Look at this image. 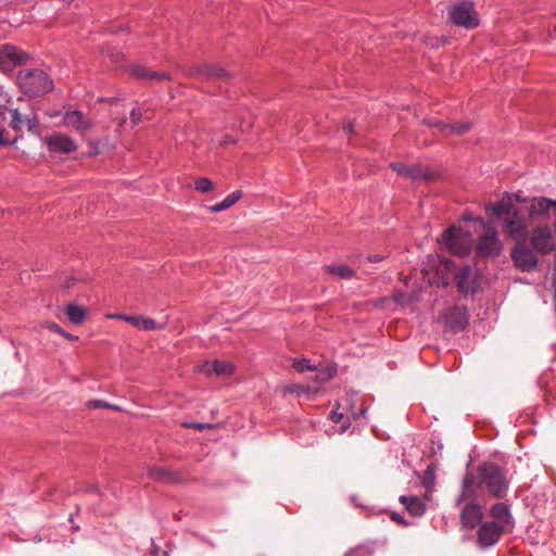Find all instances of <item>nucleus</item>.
<instances>
[{"instance_id": "nucleus-1", "label": "nucleus", "mask_w": 556, "mask_h": 556, "mask_svg": "<svg viewBox=\"0 0 556 556\" xmlns=\"http://www.w3.org/2000/svg\"><path fill=\"white\" fill-rule=\"evenodd\" d=\"M479 494L472 472H467L462 481L459 494L456 496L455 505L460 507L459 523L465 530H472L482 522V506L477 503Z\"/></svg>"}, {"instance_id": "nucleus-2", "label": "nucleus", "mask_w": 556, "mask_h": 556, "mask_svg": "<svg viewBox=\"0 0 556 556\" xmlns=\"http://www.w3.org/2000/svg\"><path fill=\"white\" fill-rule=\"evenodd\" d=\"M493 217L500 219L503 225V231L507 237H510L517 241H523L529 233L528 217L510 201L500 200L486 207Z\"/></svg>"}, {"instance_id": "nucleus-3", "label": "nucleus", "mask_w": 556, "mask_h": 556, "mask_svg": "<svg viewBox=\"0 0 556 556\" xmlns=\"http://www.w3.org/2000/svg\"><path fill=\"white\" fill-rule=\"evenodd\" d=\"M473 477L479 495L485 489L495 498L506 496L509 489L506 469L492 462H484L477 467V476Z\"/></svg>"}, {"instance_id": "nucleus-4", "label": "nucleus", "mask_w": 556, "mask_h": 556, "mask_svg": "<svg viewBox=\"0 0 556 556\" xmlns=\"http://www.w3.org/2000/svg\"><path fill=\"white\" fill-rule=\"evenodd\" d=\"M17 81L22 91L30 97L42 96L53 89V80L42 70H22Z\"/></svg>"}, {"instance_id": "nucleus-5", "label": "nucleus", "mask_w": 556, "mask_h": 556, "mask_svg": "<svg viewBox=\"0 0 556 556\" xmlns=\"http://www.w3.org/2000/svg\"><path fill=\"white\" fill-rule=\"evenodd\" d=\"M439 242L451 253L466 256L471 251L472 236L469 230L451 226L443 231Z\"/></svg>"}, {"instance_id": "nucleus-6", "label": "nucleus", "mask_w": 556, "mask_h": 556, "mask_svg": "<svg viewBox=\"0 0 556 556\" xmlns=\"http://www.w3.org/2000/svg\"><path fill=\"white\" fill-rule=\"evenodd\" d=\"M448 15L451 21L457 25L465 28H473L478 26L479 21L477 14L473 10V4L469 1H459L458 3L452 5L448 11Z\"/></svg>"}, {"instance_id": "nucleus-7", "label": "nucleus", "mask_w": 556, "mask_h": 556, "mask_svg": "<svg viewBox=\"0 0 556 556\" xmlns=\"http://www.w3.org/2000/svg\"><path fill=\"white\" fill-rule=\"evenodd\" d=\"M552 200L533 198L527 206L528 220L531 226L547 225L551 220Z\"/></svg>"}, {"instance_id": "nucleus-8", "label": "nucleus", "mask_w": 556, "mask_h": 556, "mask_svg": "<svg viewBox=\"0 0 556 556\" xmlns=\"http://www.w3.org/2000/svg\"><path fill=\"white\" fill-rule=\"evenodd\" d=\"M530 243L534 251L543 255L556 250V241L548 225L533 226Z\"/></svg>"}, {"instance_id": "nucleus-9", "label": "nucleus", "mask_w": 556, "mask_h": 556, "mask_svg": "<svg viewBox=\"0 0 556 556\" xmlns=\"http://www.w3.org/2000/svg\"><path fill=\"white\" fill-rule=\"evenodd\" d=\"M480 222L483 225L484 235L479 238L478 252L483 256L495 257L503 248L497 230L493 226L486 225L482 219Z\"/></svg>"}, {"instance_id": "nucleus-10", "label": "nucleus", "mask_w": 556, "mask_h": 556, "mask_svg": "<svg viewBox=\"0 0 556 556\" xmlns=\"http://www.w3.org/2000/svg\"><path fill=\"white\" fill-rule=\"evenodd\" d=\"M506 532L500 525L490 521H482L477 533V545L480 548H489L495 545L503 533Z\"/></svg>"}, {"instance_id": "nucleus-11", "label": "nucleus", "mask_w": 556, "mask_h": 556, "mask_svg": "<svg viewBox=\"0 0 556 556\" xmlns=\"http://www.w3.org/2000/svg\"><path fill=\"white\" fill-rule=\"evenodd\" d=\"M510 257L515 265L523 271H531L538 265V258L534 252L526 247L522 241H518L513 248Z\"/></svg>"}, {"instance_id": "nucleus-12", "label": "nucleus", "mask_w": 556, "mask_h": 556, "mask_svg": "<svg viewBox=\"0 0 556 556\" xmlns=\"http://www.w3.org/2000/svg\"><path fill=\"white\" fill-rule=\"evenodd\" d=\"M27 54L20 48L11 45H5L0 48V70L11 71L15 66L25 63Z\"/></svg>"}, {"instance_id": "nucleus-13", "label": "nucleus", "mask_w": 556, "mask_h": 556, "mask_svg": "<svg viewBox=\"0 0 556 556\" xmlns=\"http://www.w3.org/2000/svg\"><path fill=\"white\" fill-rule=\"evenodd\" d=\"M456 285L462 293L475 294L479 289V278L469 265L462 267L456 274Z\"/></svg>"}, {"instance_id": "nucleus-14", "label": "nucleus", "mask_w": 556, "mask_h": 556, "mask_svg": "<svg viewBox=\"0 0 556 556\" xmlns=\"http://www.w3.org/2000/svg\"><path fill=\"white\" fill-rule=\"evenodd\" d=\"M45 143L52 153L68 154L77 149L76 142L64 134H53L45 138Z\"/></svg>"}, {"instance_id": "nucleus-15", "label": "nucleus", "mask_w": 556, "mask_h": 556, "mask_svg": "<svg viewBox=\"0 0 556 556\" xmlns=\"http://www.w3.org/2000/svg\"><path fill=\"white\" fill-rule=\"evenodd\" d=\"M390 167L400 176L412 180H429L431 178V174L427 168L416 164L408 165L402 162H393L390 164Z\"/></svg>"}, {"instance_id": "nucleus-16", "label": "nucleus", "mask_w": 556, "mask_h": 556, "mask_svg": "<svg viewBox=\"0 0 556 556\" xmlns=\"http://www.w3.org/2000/svg\"><path fill=\"white\" fill-rule=\"evenodd\" d=\"M469 319L468 311L465 306H453L445 311L444 320L446 325L455 332L466 328Z\"/></svg>"}, {"instance_id": "nucleus-17", "label": "nucleus", "mask_w": 556, "mask_h": 556, "mask_svg": "<svg viewBox=\"0 0 556 556\" xmlns=\"http://www.w3.org/2000/svg\"><path fill=\"white\" fill-rule=\"evenodd\" d=\"M491 522H495L501 526L505 531H509L514 528L515 521L510 513V508L505 503H496L490 508Z\"/></svg>"}, {"instance_id": "nucleus-18", "label": "nucleus", "mask_w": 556, "mask_h": 556, "mask_svg": "<svg viewBox=\"0 0 556 556\" xmlns=\"http://www.w3.org/2000/svg\"><path fill=\"white\" fill-rule=\"evenodd\" d=\"M186 74L190 77L206 79L229 77V74L224 68L213 64L192 65L186 68Z\"/></svg>"}, {"instance_id": "nucleus-19", "label": "nucleus", "mask_w": 556, "mask_h": 556, "mask_svg": "<svg viewBox=\"0 0 556 556\" xmlns=\"http://www.w3.org/2000/svg\"><path fill=\"white\" fill-rule=\"evenodd\" d=\"M200 372L203 375L211 377V376H229L233 371V365L229 362H223V361H206L204 362L200 368Z\"/></svg>"}, {"instance_id": "nucleus-20", "label": "nucleus", "mask_w": 556, "mask_h": 556, "mask_svg": "<svg viewBox=\"0 0 556 556\" xmlns=\"http://www.w3.org/2000/svg\"><path fill=\"white\" fill-rule=\"evenodd\" d=\"M63 123L66 127H72L81 135L88 131L92 126L91 122L77 110L67 111L63 116Z\"/></svg>"}, {"instance_id": "nucleus-21", "label": "nucleus", "mask_w": 556, "mask_h": 556, "mask_svg": "<svg viewBox=\"0 0 556 556\" xmlns=\"http://www.w3.org/2000/svg\"><path fill=\"white\" fill-rule=\"evenodd\" d=\"M429 126L438 128L442 134L444 135H451V134H457L462 135L471 129V123L470 122H463V123H454V124H447L442 121H429Z\"/></svg>"}, {"instance_id": "nucleus-22", "label": "nucleus", "mask_w": 556, "mask_h": 556, "mask_svg": "<svg viewBox=\"0 0 556 556\" xmlns=\"http://www.w3.org/2000/svg\"><path fill=\"white\" fill-rule=\"evenodd\" d=\"M400 502L404 505L409 515L420 517L426 511V505L422 500L416 495H402Z\"/></svg>"}, {"instance_id": "nucleus-23", "label": "nucleus", "mask_w": 556, "mask_h": 556, "mask_svg": "<svg viewBox=\"0 0 556 556\" xmlns=\"http://www.w3.org/2000/svg\"><path fill=\"white\" fill-rule=\"evenodd\" d=\"M130 73L134 77L138 79H147V80H162L169 79V76L165 72L151 71L143 65H134L130 68Z\"/></svg>"}, {"instance_id": "nucleus-24", "label": "nucleus", "mask_w": 556, "mask_h": 556, "mask_svg": "<svg viewBox=\"0 0 556 556\" xmlns=\"http://www.w3.org/2000/svg\"><path fill=\"white\" fill-rule=\"evenodd\" d=\"M148 475L151 478L162 482L170 483L176 482L178 480L176 473L170 471L168 468L161 466H150L148 468Z\"/></svg>"}, {"instance_id": "nucleus-25", "label": "nucleus", "mask_w": 556, "mask_h": 556, "mask_svg": "<svg viewBox=\"0 0 556 556\" xmlns=\"http://www.w3.org/2000/svg\"><path fill=\"white\" fill-rule=\"evenodd\" d=\"M324 269L339 279H352L355 276V271L345 264H329L325 265Z\"/></svg>"}, {"instance_id": "nucleus-26", "label": "nucleus", "mask_w": 556, "mask_h": 556, "mask_svg": "<svg viewBox=\"0 0 556 556\" xmlns=\"http://www.w3.org/2000/svg\"><path fill=\"white\" fill-rule=\"evenodd\" d=\"M65 314L68 320L74 325H81L86 319V309L85 307L77 305L75 303H68L65 306Z\"/></svg>"}, {"instance_id": "nucleus-27", "label": "nucleus", "mask_w": 556, "mask_h": 556, "mask_svg": "<svg viewBox=\"0 0 556 556\" xmlns=\"http://www.w3.org/2000/svg\"><path fill=\"white\" fill-rule=\"evenodd\" d=\"M125 321L140 330H154L157 328L154 319L141 315H130Z\"/></svg>"}, {"instance_id": "nucleus-28", "label": "nucleus", "mask_w": 556, "mask_h": 556, "mask_svg": "<svg viewBox=\"0 0 556 556\" xmlns=\"http://www.w3.org/2000/svg\"><path fill=\"white\" fill-rule=\"evenodd\" d=\"M242 197V192L237 190L228 194L222 202L208 207L213 213H218L231 207Z\"/></svg>"}, {"instance_id": "nucleus-29", "label": "nucleus", "mask_w": 556, "mask_h": 556, "mask_svg": "<svg viewBox=\"0 0 556 556\" xmlns=\"http://www.w3.org/2000/svg\"><path fill=\"white\" fill-rule=\"evenodd\" d=\"M292 367L298 372L308 371H317V367L315 365H311L307 358H294L292 363Z\"/></svg>"}, {"instance_id": "nucleus-30", "label": "nucleus", "mask_w": 556, "mask_h": 556, "mask_svg": "<svg viewBox=\"0 0 556 556\" xmlns=\"http://www.w3.org/2000/svg\"><path fill=\"white\" fill-rule=\"evenodd\" d=\"M214 188L213 182L206 177H199L194 180V189L200 193H207Z\"/></svg>"}, {"instance_id": "nucleus-31", "label": "nucleus", "mask_w": 556, "mask_h": 556, "mask_svg": "<svg viewBox=\"0 0 556 556\" xmlns=\"http://www.w3.org/2000/svg\"><path fill=\"white\" fill-rule=\"evenodd\" d=\"M87 407L89 409L109 408V409H113V410H121L119 406H117L115 404H111V403L102 401V400H91L87 403Z\"/></svg>"}, {"instance_id": "nucleus-32", "label": "nucleus", "mask_w": 556, "mask_h": 556, "mask_svg": "<svg viewBox=\"0 0 556 556\" xmlns=\"http://www.w3.org/2000/svg\"><path fill=\"white\" fill-rule=\"evenodd\" d=\"M308 391H309L308 387H305L303 384H298V383L289 384L283 388L285 394H292V393L304 394V393H307Z\"/></svg>"}, {"instance_id": "nucleus-33", "label": "nucleus", "mask_w": 556, "mask_h": 556, "mask_svg": "<svg viewBox=\"0 0 556 556\" xmlns=\"http://www.w3.org/2000/svg\"><path fill=\"white\" fill-rule=\"evenodd\" d=\"M23 122L24 121L22 119V116H21L18 110H13L12 111V121L10 123L11 128L15 131L21 130Z\"/></svg>"}, {"instance_id": "nucleus-34", "label": "nucleus", "mask_w": 556, "mask_h": 556, "mask_svg": "<svg viewBox=\"0 0 556 556\" xmlns=\"http://www.w3.org/2000/svg\"><path fill=\"white\" fill-rule=\"evenodd\" d=\"M48 328L53 331V332H56V333H60L61 336H63L64 338L68 339V340H77L78 337L76 336H72L71 333L66 332L64 329H62L58 324L55 323H51Z\"/></svg>"}, {"instance_id": "nucleus-35", "label": "nucleus", "mask_w": 556, "mask_h": 556, "mask_svg": "<svg viewBox=\"0 0 556 556\" xmlns=\"http://www.w3.org/2000/svg\"><path fill=\"white\" fill-rule=\"evenodd\" d=\"M333 375H334L333 369L327 368V369L318 370L317 375H316V380L319 382H326V381L330 380Z\"/></svg>"}, {"instance_id": "nucleus-36", "label": "nucleus", "mask_w": 556, "mask_h": 556, "mask_svg": "<svg viewBox=\"0 0 556 556\" xmlns=\"http://www.w3.org/2000/svg\"><path fill=\"white\" fill-rule=\"evenodd\" d=\"M29 131H35L39 125V118L36 114L27 115L24 119Z\"/></svg>"}, {"instance_id": "nucleus-37", "label": "nucleus", "mask_w": 556, "mask_h": 556, "mask_svg": "<svg viewBox=\"0 0 556 556\" xmlns=\"http://www.w3.org/2000/svg\"><path fill=\"white\" fill-rule=\"evenodd\" d=\"M182 427L185 428H188V429H197L199 431H203L205 429H210L212 428L213 426L211 424H205V422H184L182 424Z\"/></svg>"}, {"instance_id": "nucleus-38", "label": "nucleus", "mask_w": 556, "mask_h": 556, "mask_svg": "<svg viewBox=\"0 0 556 556\" xmlns=\"http://www.w3.org/2000/svg\"><path fill=\"white\" fill-rule=\"evenodd\" d=\"M141 118H142V115H141V112H140V109L139 108H134L131 111H130V122H131V126H136L138 125L140 122H141Z\"/></svg>"}, {"instance_id": "nucleus-39", "label": "nucleus", "mask_w": 556, "mask_h": 556, "mask_svg": "<svg viewBox=\"0 0 556 556\" xmlns=\"http://www.w3.org/2000/svg\"><path fill=\"white\" fill-rule=\"evenodd\" d=\"M8 102V94L5 92H0V116L2 114H4L5 110H7V104Z\"/></svg>"}, {"instance_id": "nucleus-40", "label": "nucleus", "mask_w": 556, "mask_h": 556, "mask_svg": "<svg viewBox=\"0 0 556 556\" xmlns=\"http://www.w3.org/2000/svg\"><path fill=\"white\" fill-rule=\"evenodd\" d=\"M4 129L0 127V147L11 146L15 140L10 141L3 138Z\"/></svg>"}, {"instance_id": "nucleus-41", "label": "nucleus", "mask_w": 556, "mask_h": 556, "mask_svg": "<svg viewBox=\"0 0 556 556\" xmlns=\"http://www.w3.org/2000/svg\"><path fill=\"white\" fill-rule=\"evenodd\" d=\"M343 418V414L341 413H338L337 410H333L331 413V420L334 422V424H338L342 420Z\"/></svg>"}, {"instance_id": "nucleus-42", "label": "nucleus", "mask_w": 556, "mask_h": 556, "mask_svg": "<svg viewBox=\"0 0 556 556\" xmlns=\"http://www.w3.org/2000/svg\"><path fill=\"white\" fill-rule=\"evenodd\" d=\"M236 142H237V139L232 136H225L224 139L222 140V144H232Z\"/></svg>"}, {"instance_id": "nucleus-43", "label": "nucleus", "mask_w": 556, "mask_h": 556, "mask_svg": "<svg viewBox=\"0 0 556 556\" xmlns=\"http://www.w3.org/2000/svg\"><path fill=\"white\" fill-rule=\"evenodd\" d=\"M392 519H393L394 521H396L397 523H400V525H404V526H406V525H407V522L405 521V519H404L402 516H400L399 514H396V513H394V514L392 515Z\"/></svg>"}, {"instance_id": "nucleus-44", "label": "nucleus", "mask_w": 556, "mask_h": 556, "mask_svg": "<svg viewBox=\"0 0 556 556\" xmlns=\"http://www.w3.org/2000/svg\"><path fill=\"white\" fill-rule=\"evenodd\" d=\"M353 129H354V125L352 122H348L343 126V130L345 134H351L353 131Z\"/></svg>"}, {"instance_id": "nucleus-45", "label": "nucleus", "mask_w": 556, "mask_h": 556, "mask_svg": "<svg viewBox=\"0 0 556 556\" xmlns=\"http://www.w3.org/2000/svg\"><path fill=\"white\" fill-rule=\"evenodd\" d=\"M108 317H109V318H114V319H121V320H124V321H125V318L130 317V315H124V314H110Z\"/></svg>"}, {"instance_id": "nucleus-46", "label": "nucleus", "mask_w": 556, "mask_h": 556, "mask_svg": "<svg viewBox=\"0 0 556 556\" xmlns=\"http://www.w3.org/2000/svg\"><path fill=\"white\" fill-rule=\"evenodd\" d=\"M432 484H433V476L431 475L429 479L426 478L424 480V485L426 486L427 490H429Z\"/></svg>"}, {"instance_id": "nucleus-47", "label": "nucleus", "mask_w": 556, "mask_h": 556, "mask_svg": "<svg viewBox=\"0 0 556 556\" xmlns=\"http://www.w3.org/2000/svg\"><path fill=\"white\" fill-rule=\"evenodd\" d=\"M151 553L153 554V556H159L157 553H159V547L152 543V551ZM162 556H168L167 552H164Z\"/></svg>"}, {"instance_id": "nucleus-48", "label": "nucleus", "mask_w": 556, "mask_h": 556, "mask_svg": "<svg viewBox=\"0 0 556 556\" xmlns=\"http://www.w3.org/2000/svg\"><path fill=\"white\" fill-rule=\"evenodd\" d=\"M74 281H75L74 278L66 279L64 282V288H66V289L71 288L74 285Z\"/></svg>"}, {"instance_id": "nucleus-49", "label": "nucleus", "mask_w": 556, "mask_h": 556, "mask_svg": "<svg viewBox=\"0 0 556 556\" xmlns=\"http://www.w3.org/2000/svg\"><path fill=\"white\" fill-rule=\"evenodd\" d=\"M382 260V256L381 255H374V256H369L368 257V261L369 262H380Z\"/></svg>"}, {"instance_id": "nucleus-50", "label": "nucleus", "mask_w": 556, "mask_h": 556, "mask_svg": "<svg viewBox=\"0 0 556 556\" xmlns=\"http://www.w3.org/2000/svg\"><path fill=\"white\" fill-rule=\"evenodd\" d=\"M463 218H464L465 220H473V217H472L470 214H464V215H463Z\"/></svg>"}, {"instance_id": "nucleus-51", "label": "nucleus", "mask_w": 556, "mask_h": 556, "mask_svg": "<svg viewBox=\"0 0 556 556\" xmlns=\"http://www.w3.org/2000/svg\"><path fill=\"white\" fill-rule=\"evenodd\" d=\"M552 208H556V201L552 200Z\"/></svg>"}, {"instance_id": "nucleus-52", "label": "nucleus", "mask_w": 556, "mask_h": 556, "mask_svg": "<svg viewBox=\"0 0 556 556\" xmlns=\"http://www.w3.org/2000/svg\"><path fill=\"white\" fill-rule=\"evenodd\" d=\"M554 227H555V230H556V222H554Z\"/></svg>"}, {"instance_id": "nucleus-53", "label": "nucleus", "mask_w": 556, "mask_h": 556, "mask_svg": "<svg viewBox=\"0 0 556 556\" xmlns=\"http://www.w3.org/2000/svg\"><path fill=\"white\" fill-rule=\"evenodd\" d=\"M0 92H3V91L0 89Z\"/></svg>"}]
</instances>
